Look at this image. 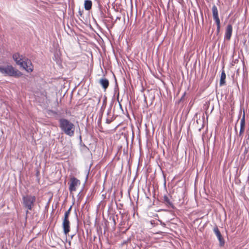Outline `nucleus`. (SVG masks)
Instances as JSON below:
<instances>
[{"instance_id": "a211bd4d", "label": "nucleus", "mask_w": 249, "mask_h": 249, "mask_svg": "<svg viewBox=\"0 0 249 249\" xmlns=\"http://www.w3.org/2000/svg\"><path fill=\"white\" fill-rule=\"evenodd\" d=\"M134 249H141L139 246L136 247Z\"/></svg>"}, {"instance_id": "dca6fc26", "label": "nucleus", "mask_w": 249, "mask_h": 249, "mask_svg": "<svg viewBox=\"0 0 249 249\" xmlns=\"http://www.w3.org/2000/svg\"><path fill=\"white\" fill-rule=\"evenodd\" d=\"M130 239H127L126 241H124L123 243V244H127L128 242L130 241Z\"/></svg>"}, {"instance_id": "2eb2a0df", "label": "nucleus", "mask_w": 249, "mask_h": 249, "mask_svg": "<svg viewBox=\"0 0 249 249\" xmlns=\"http://www.w3.org/2000/svg\"><path fill=\"white\" fill-rule=\"evenodd\" d=\"M216 24V32L217 33H219L220 30V21L219 22H215Z\"/></svg>"}, {"instance_id": "aec40b11", "label": "nucleus", "mask_w": 249, "mask_h": 249, "mask_svg": "<svg viewBox=\"0 0 249 249\" xmlns=\"http://www.w3.org/2000/svg\"><path fill=\"white\" fill-rule=\"evenodd\" d=\"M75 212H76V211H75ZM75 214H76V216L77 217V215L76 212H75Z\"/></svg>"}, {"instance_id": "f8f14e48", "label": "nucleus", "mask_w": 249, "mask_h": 249, "mask_svg": "<svg viewBox=\"0 0 249 249\" xmlns=\"http://www.w3.org/2000/svg\"><path fill=\"white\" fill-rule=\"evenodd\" d=\"M163 200L164 203L166 205L170 206L171 208H173L174 207V206H173V204L172 201H171L170 199L169 198V197L168 196H163Z\"/></svg>"}, {"instance_id": "9d476101", "label": "nucleus", "mask_w": 249, "mask_h": 249, "mask_svg": "<svg viewBox=\"0 0 249 249\" xmlns=\"http://www.w3.org/2000/svg\"><path fill=\"white\" fill-rule=\"evenodd\" d=\"M245 115H243L240 121V129L239 131V136H241L243 134L245 130Z\"/></svg>"}, {"instance_id": "4468645a", "label": "nucleus", "mask_w": 249, "mask_h": 249, "mask_svg": "<svg viewBox=\"0 0 249 249\" xmlns=\"http://www.w3.org/2000/svg\"><path fill=\"white\" fill-rule=\"evenodd\" d=\"M226 74L224 71H223L221 74L220 80V85H223L225 83Z\"/></svg>"}, {"instance_id": "0eeeda50", "label": "nucleus", "mask_w": 249, "mask_h": 249, "mask_svg": "<svg viewBox=\"0 0 249 249\" xmlns=\"http://www.w3.org/2000/svg\"><path fill=\"white\" fill-rule=\"evenodd\" d=\"M232 26L231 24H228L226 27L224 38L225 40H229L232 35Z\"/></svg>"}, {"instance_id": "f03ea898", "label": "nucleus", "mask_w": 249, "mask_h": 249, "mask_svg": "<svg viewBox=\"0 0 249 249\" xmlns=\"http://www.w3.org/2000/svg\"><path fill=\"white\" fill-rule=\"evenodd\" d=\"M0 72L4 76L19 77L22 73L12 65L0 66Z\"/></svg>"}, {"instance_id": "ddd939ff", "label": "nucleus", "mask_w": 249, "mask_h": 249, "mask_svg": "<svg viewBox=\"0 0 249 249\" xmlns=\"http://www.w3.org/2000/svg\"><path fill=\"white\" fill-rule=\"evenodd\" d=\"M92 7V1L90 0H86L84 2V8L86 10H89Z\"/></svg>"}, {"instance_id": "6e6552de", "label": "nucleus", "mask_w": 249, "mask_h": 249, "mask_svg": "<svg viewBox=\"0 0 249 249\" xmlns=\"http://www.w3.org/2000/svg\"><path fill=\"white\" fill-rule=\"evenodd\" d=\"M78 184V179L74 178H71L70 180L69 190L71 192L76 191V186Z\"/></svg>"}, {"instance_id": "9b49d317", "label": "nucleus", "mask_w": 249, "mask_h": 249, "mask_svg": "<svg viewBox=\"0 0 249 249\" xmlns=\"http://www.w3.org/2000/svg\"><path fill=\"white\" fill-rule=\"evenodd\" d=\"M99 83L105 89H107L109 85L108 80L106 78H101L100 79Z\"/></svg>"}, {"instance_id": "6ab92c4d", "label": "nucleus", "mask_w": 249, "mask_h": 249, "mask_svg": "<svg viewBox=\"0 0 249 249\" xmlns=\"http://www.w3.org/2000/svg\"><path fill=\"white\" fill-rule=\"evenodd\" d=\"M76 228H77V231H78V225H77Z\"/></svg>"}, {"instance_id": "20e7f679", "label": "nucleus", "mask_w": 249, "mask_h": 249, "mask_svg": "<svg viewBox=\"0 0 249 249\" xmlns=\"http://www.w3.org/2000/svg\"><path fill=\"white\" fill-rule=\"evenodd\" d=\"M36 200V197L35 196L32 195H26L22 196V203L23 206L27 209L26 212V214L29 213V210H32L34 208L35 202Z\"/></svg>"}, {"instance_id": "1a4fd4ad", "label": "nucleus", "mask_w": 249, "mask_h": 249, "mask_svg": "<svg viewBox=\"0 0 249 249\" xmlns=\"http://www.w3.org/2000/svg\"><path fill=\"white\" fill-rule=\"evenodd\" d=\"M212 13L213 19L215 22H219L220 21L219 17H218V9L217 7L214 5L212 7Z\"/></svg>"}, {"instance_id": "f3484780", "label": "nucleus", "mask_w": 249, "mask_h": 249, "mask_svg": "<svg viewBox=\"0 0 249 249\" xmlns=\"http://www.w3.org/2000/svg\"><path fill=\"white\" fill-rule=\"evenodd\" d=\"M111 122L110 120H109V119H107L106 120V123H107V124H109Z\"/></svg>"}, {"instance_id": "f257e3e1", "label": "nucleus", "mask_w": 249, "mask_h": 249, "mask_svg": "<svg viewBox=\"0 0 249 249\" xmlns=\"http://www.w3.org/2000/svg\"><path fill=\"white\" fill-rule=\"evenodd\" d=\"M13 58L16 64L24 69L27 72H32L33 70L31 61L23 55L16 53L13 55Z\"/></svg>"}, {"instance_id": "423d86ee", "label": "nucleus", "mask_w": 249, "mask_h": 249, "mask_svg": "<svg viewBox=\"0 0 249 249\" xmlns=\"http://www.w3.org/2000/svg\"><path fill=\"white\" fill-rule=\"evenodd\" d=\"M213 231L219 242V246L220 247L224 246V245L225 244V240L223 239L217 227H215L213 228Z\"/></svg>"}, {"instance_id": "39448f33", "label": "nucleus", "mask_w": 249, "mask_h": 249, "mask_svg": "<svg viewBox=\"0 0 249 249\" xmlns=\"http://www.w3.org/2000/svg\"><path fill=\"white\" fill-rule=\"evenodd\" d=\"M72 206H71L67 211H66L64 214V218L63 221V228L64 232L65 234L68 233L70 231V222L69 220V216L71 211Z\"/></svg>"}, {"instance_id": "7ed1b4c3", "label": "nucleus", "mask_w": 249, "mask_h": 249, "mask_svg": "<svg viewBox=\"0 0 249 249\" xmlns=\"http://www.w3.org/2000/svg\"><path fill=\"white\" fill-rule=\"evenodd\" d=\"M60 127L65 133L71 136L73 135L74 128V125L65 119H61L59 120Z\"/></svg>"}]
</instances>
